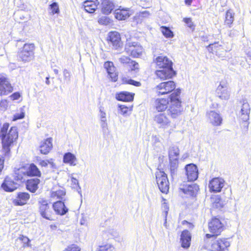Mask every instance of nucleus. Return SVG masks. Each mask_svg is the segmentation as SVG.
I'll list each match as a JSON object with an SVG mask.
<instances>
[{"label": "nucleus", "mask_w": 251, "mask_h": 251, "mask_svg": "<svg viewBox=\"0 0 251 251\" xmlns=\"http://www.w3.org/2000/svg\"><path fill=\"white\" fill-rule=\"evenodd\" d=\"M9 126V124L4 123L1 128L0 133L3 151L6 156H9L10 148L18 137L17 127L12 126L8 130Z\"/></svg>", "instance_id": "obj_1"}, {"label": "nucleus", "mask_w": 251, "mask_h": 251, "mask_svg": "<svg viewBox=\"0 0 251 251\" xmlns=\"http://www.w3.org/2000/svg\"><path fill=\"white\" fill-rule=\"evenodd\" d=\"M155 63L160 70L156 71L155 74L161 79L171 78L176 75L173 68V63L168 57L164 55L157 56Z\"/></svg>", "instance_id": "obj_2"}, {"label": "nucleus", "mask_w": 251, "mask_h": 251, "mask_svg": "<svg viewBox=\"0 0 251 251\" xmlns=\"http://www.w3.org/2000/svg\"><path fill=\"white\" fill-rule=\"evenodd\" d=\"M180 90L176 89L172 93L169 98L170 105L168 110V114L172 118H176L179 116L182 112L181 101L180 100Z\"/></svg>", "instance_id": "obj_3"}, {"label": "nucleus", "mask_w": 251, "mask_h": 251, "mask_svg": "<svg viewBox=\"0 0 251 251\" xmlns=\"http://www.w3.org/2000/svg\"><path fill=\"white\" fill-rule=\"evenodd\" d=\"M34 44H25L19 52V58L25 63L31 61L34 58Z\"/></svg>", "instance_id": "obj_4"}, {"label": "nucleus", "mask_w": 251, "mask_h": 251, "mask_svg": "<svg viewBox=\"0 0 251 251\" xmlns=\"http://www.w3.org/2000/svg\"><path fill=\"white\" fill-rule=\"evenodd\" d=\"M154 125L159 128H168L171 126V121L164 112H155L153 117Z\"/></svg>", "instance_id": "obj_5"}, {"label": "nucleus", "mask_w": 251, "mask_h": 251, "mask_svg": "<svg viewBox=\"0 0 251 251\" xmlns=\"http://www.w3.org/2000/svg\"><path fill=\"white\" fill-rule=\"evenodd\" d=\"M125 50L128 55L134 58L139 57L143 52V48L138 43L130 40H127Z\"/></svg>", "instance_id": "obj_6"}, {"label": "nucleus", "mask_w": 251, "mask_h": 251, "mask_svg": "<svg viewBox=\"0 0 251 251\" xmlns=\"http://www.w3.org/2000/svg\"><path fill=\"white\" fill-rule=\"evenodd\" d=\"M209 229L213 235L206 234L207 238L213 237L219 235L223 230L224 226L220 219L217 218H212L211 221L208 224Z\"/></svg>", "instance_id": "obj_7"}, {"label": "nucleus", "mask_w": 251, "mask_h": 251, "mask_svg": "<svg viewBox=\"0 0 251 251\" xmlns=\"http://www.w3.org/2000/svg\"><path fill=\"white\" fill-rule=\"evenodd\" d=\"M156 180L160 191L167 194L169 190V182L167 175L164 172H159L156 175Z\"/></svg>", "instance_id": "obj_8"}, {"label": "nucleus", "mask_w": 251, "mask_h": 251, "mask_svg": "<svg viewBox=\"0 0 251 251\" xmlns=\"http://www.w3.org/2000/svg\"><path fill=\"white\" fill-rule=\"evenodd\" d=\"M63 191L59 190L56 191H53L51 194V198L54 200L59 199L53 204V208L56 214L63 215V202L62 201Z\"/></svg>", "instance_id": "obj_9"}, {"label": "nucleus", "mask_w": 251, "mask_h": 251, "mask_svg": "<svg viewBox=\"0 0 251 251\" xmlns=\"http://www.w3.org/2000/svg\"><path fill=\"white\" fill-rule=\"evenodd\" d=\"M176 88V84L173 81L160 83L155 89L158 95H165L173 91Z\"/></svg>", "instance_id": "obj_10"}, {"label": "nucleus", "mask_w": 251, "mask_h": 251, "mask_svg": "<svg viewBox=\"0 0 251 251\" xmlns=\"http://www.w3.org/2000/svg\"><path fill=\"white\" fill-rule=\"evenodd\" d=\"M13 88L5 75H0V95H7L13 91Z\"/></svg>", "instance_id": "obj_11"}, {"label": "nucleus", "mask_w": 251, "mask_h": 251, "mask_svg": "<svg viewBox=\"0 0 251 251\" xmlns=\"http://www.w3.org/2000/svg\"><path fill=\"white\" fill-rule=\"evenodd\" d=\"M199 190V186L196 183L183 182L180 185L179 190L190 196H195Z\"/></svg>", "instance_id": "obj_12"}, {"label": "nucleus", "mask_w": 251, "mask_h": 251, "mask_svg": "<svg viewBox=\"0 0 251 251\" xmlns=\"http://www.w3.org/2000/svg\"><path fill=\"white\" fill-rule=\"evenodd\" d=\"M185 175L188 181H194L198 177V169L197 166L193 164H189L185 167Z\"/></svg>", "instance_id": "obj_13"}, {"label": "nucleus", "mask_w": 251, "mask_h": 251, "mask_svg": "<svg viewBox=\"0 0 251 251\" xmlns=\"http://www.w3.org/2000/svg\"><path fill=\"white\" fill-rule=\"evenodd\" d=\"M217 96L223 100H228L230 97V91L227 84L225 82H221L216 90Z\"/></svg>", "instance_id": "obj_14"}, {"label": "nucleus", "mask_w": 251, "mask_h": 251, "mask_svg": "<svg viewBox=\"0 0 251 251\" xmlns=\"http://www.w3.org/2000/svg\"><path fill=\"white\" fill-rule=\"evenodd\" d=\"M64 171L67 172L68 178L67 181V185L72 189L76 190L80 196L82 197L81 187L79 184L78 180L74 176V174H71L68 172V169L64 170Z\"/></svg>", "instance_id": "obj_15"}, {"label": "nucleus", "mask_w": 251, "mask_h": 251, "mask_svg": "<svg viewBox=\"0 0 251 251\" xmlns=\"http://www.w3.org/2000/svg\"><path fill=\"white\" fill-rule=\"evenodd\" d=\"M230 246V243L226 239H218L211 245V251H225Z\"/></svg>", "instance_id": "obj_16"}, {"label": "nucleus", "mask_w": 251, "mask_h": 251, "mask_svg": "<svg viewBox=\"0 0 251 251\" xmlns=\"http://www.w3.org/2000/svg\"><path fill=\"white\" fill-rule=\"evenodd\" d=\"M225 185V180L220 177H215L209 183L210 191L214 192H220Z\"/></svg>", "instance_id": "obj_17"}, {"label": "nucleus", "mask_w": 251, "mask_h": 251, "mask_svg": "<svg viewBox=\"0 0 251 251\" xmlns=\"http://www.w3.org/2000/svg\"><path fill=\"white\" fill-rule=\"evenodd\" d=\"M242 102V104L238 115L243 121L246 122L249 120L251 107L247 100L243 99Z\"/></svg>", "instance_id": "obj_18"}, {"label": "nucleus", "mask_w": 251, "mask_h": 251, "mask_svg": "<svg viewBox=\"0 0 251 251\" xmlns=\"http://www.w3.org/2000/svg\"><path fill=\"white\" fill-rule=\"evenodd\" d=\"M206 116L208 121L213 126H220L222 122V118L219 113L213 110L208 111L206 113Z\"/></svg>", "instance_id": "obj_19"}, {"label": "nucleus", "mask_w": 251, "mask_h": 251, "mask_svg": "<svg viewBox=\"0 0 251 251\" xmlns=\"http://www.w3.org/2000/svg\"><path fill=\"white\" fill-rule=\"evenodd\" d=\"M108 40L115 49H118L122 45L120 34L118 32H109Z\"/></svg>", "instance_id": "obj_20"}, {"label": "nucleus", "mask_w": 251, "mask_h": 251, "mask_svg": "<svg viewBox=\"0 0 251 251\" xmlns=\"http://www.w3.org/2000/svg\"><path fill=\"white\" fill-rule=\"evenodd\" d=\"M29 198L30 195L28 193L25 192L19 193L16 198L13 200V203L16 206L24 205L27 203Z\"/></svg>", "instance_id": "obj_21"}, {"label": "nucleus", "mask_w": 251, "mask_h": 251, "mask_svg": "<svg viewBox=\"0 0 251 251\" xmlns=\"http://www.w3.org/2000/svg\"><path fill=\"white\" fill-rule=\"evenodd\" d=\"M40 202L41 203L40 212L42 216L46 219L52 220V218H51L47 201L42 200L40 201Z\"/></svg>", "instance_id": "obj_22"}, {"label": "nucleus", "mask_w": 251, "mask_h": 251, "mask_svg": "<svg viewBox=\"0 0 251 251\" xmlns=\"http://www.w3.org/2000/svg\"><path fill=\"white\" fill-rule=\"evenodd\" d=\"M99 3L98 0H86L83 2V6L86 12L93 13L97 9Z\"/></svg>", "instance_id": "obj_23"}, {"label": "nucleus", "mask_w": 251, "mask_h": 251, "mask_svg": "<svg viewBox=\"0 0 251 251\" xmlns=\"http://www.w3.org/2000/svg\"><path fill=\"white\" fill-rule=\"evenodd\" d=\"M121 7L115 10L114 13L115 17L118 20H125L130 15L129 13V8H121Z\"/></svg>", "instance_id": "obj_24"}, {"label": "nucleus", "mask_w": 251, "mask_h": 251, "mask_svg": "<svg viewBox=\"0 0 251 251\" xmlns=\"http://www.w3.org/2000/svg\"><path fill=\"white\" fill-rule=\"evenodd\" d=\"M99 116L100 120V125L103 132H106L108 130V124L106 117V113L104 111V108L100 106L99 108Z\"/></svg>", "instance_id": "obj_25"}, {"label": "nucleus", "mask_w": 251, "mask_h": 251, "mask_svg": "<svg viewBox=\"0 0 251 251\" xmlns=\"http://www.w3.org/2000/svg\"><path fill=\"white\" fill-rule=\"evenodd\" d=\"M168 99H157L155 100L154 103V107L157 111V112H162L164 111L168 107L169 104Z\"/></svg>", "instance_id": "obj_26"}, {"label": "nucleus", "mask_w": 251, "mask_h": 251, "mask_svg": "<svg viewBox=\"0 0 251 251\" xmlns=\"http://www.w3.org/2000/svg\"><path fill=\"white\" fill-rule=\"evenodd\" d=\"M115 7L112 0H103L101 2V12L105 15L111 13Z\"/></svg>", "instance_id": "obj_27"}, {"label": "nucleus", "mask_w": 251, "mask_h": 251, "mask_svg": "<svg viewBox=\"0 0 251 251\" xmlns=\"http://www.w3.org/2000/svg\"><path fill=\"white\" fill-rule=\"evenodd\" d=\"M191 236L190 233L187 230L183 231L181 234L180 241L181 246L183 248L187 249L190 247Z\"/></svg>", "instance_id": "obj_28"}, {"label": "nucleus", "mask_w": 251, "mask_h": 251, "mask_svg": "<svg viewBox=\"0 0 251 251\" xmlns=\"http://www.w3.org/2000/svg\"><path fill=\"white\" fill-rule=\"evenodd\" d=\"M18 185L9 178L6 177L1 184L2 189L7 192H12L17 188Z\"/></svg>", "instance_id": "obj_29"}, {"label": "nucleus", "mask_w": 251, "mask_h": 251, "mask_svg": "<svg viewBox=\"0 0 251 251\" xmlns=\"http://www.w3.org/2000/svg\"><path fill=\"white\" fill-rule=\"evenodd\" d=\"M52 147V141L50 138L46 139L41 143L40 151L42 154H46L50 152Z\"/></svg>", "instance_id": "obj_30"}, {"label": "nucleus", "mask_w": 251, "mask_h": 251, "mask_svg": "<svg viewBox=\"0 0 251 251\" xmlns=\"http://www.w3.org/2000/svg\"><path fill=\"white\" fill-rule=\"evenodd\" d=\"M77 159L75 155L71 152L64 154V163L68 164L71 166H75L77 164Z\"/></svg>", "instance_id": "obj_31"}, {"label": "nucleus", "mask_w": 251, "mask_h": 251, "mask_svg": "<svg viewBox=\"0 0 251 251\" xmlns=\"http://www.w3.org/2000/svg\"><path fill=\"white\" fill-rule=\"evenodd\" d=\"M40 180L38 178H31L27 181L26 188L30 192L34 193L38 188Z\"/></svg>", "instance_id": "obj_32"}, {"label": "nucleus", "mask_w": 251, "mask_h": 251, "mask_svg": "<svg viewBox=\"0 0 251 251\" xmlns=\"http://www.w3.org/2000/svg\"><path fill=\"white\" fill-rule=\"evenodd\" d=\"M133 98L134 94L127 92H122L116 95V99L118 100L131 101Z\"/></svg>", "instance_id": "obj_33"}, {"label": "nucleus", "mask_w": 251, "mask_h": 251, "mask_svg": "<svg viewBox=\"0 0 251 251\" xmlns=\"http://www.w3.org/2000/svg\"><path fill=\"white\" fill-rule=\"evenodd\" d=\"M179 156V149L175 145L171 146L169 149V160H178Z\"/></svg>", "instance_id": "obj_34"}, {"label": "nucleus", "mask_w": 251, "mask_h": 251, "mask_svg": "<svg viewBox=\"0 0 251 251\" xmlns=\"http://www.w3.org/2000/svg\"><path fill=\"white\" fill-rule=\"evenodd\" d=\"M170 162V171L172 177L173 178L176 176L177 167L178 165V160H169Z\"/></svg>", "instance_id": "obj_35"}, {"label": "nucleus", "mask_w": 251, "mask_h": 251, "mask_svg": "<svg viewBox=\"0 0 251 251\" xmlns=\"http://www.w3.org/2000/svg\"><path fill=\"white\" fill-rule=\"evenodd\" d=\"M27 174L28 176H40L41 173L38 168L33 164H31L29 166Z\"/></svg>", "instance_id": "obj_36"}, {"label": "nucleus", "mask_w": 251, "mask_h": 251, "mask_svg": "<svg viewBox=\"0 0 251 251\" xmlns=\"http://www.w3.org/2000/svg\"><path fill=\"white\" fill-rule=\"evenodd\" d=\"M207 48L208 50L213 53H217L218 50L223 49L222 46L220 44L219 42L211 44L208 45Z\"/></svg>", "instance_id": "obj_37"}, {"label": "nucleus", "mask_w": 251, "mask_h": 251, "mask_svg": "<svg viewBox=\"0 0 251 251\" xmlns=\"http://www.w3.org/2000/svg\"><path fill=\"white\" fill-rule=\"evenodd\" d=\"M213 207L216 208H220L224 206L225 202L222 200L219 196H216L212 200Z\"/></svg>", "instance_id": "obj_38"}, {"label": "nucleus", "mask_w": 251, "mask_h": 251, "mask_svg": "<svg viewBox=\"0 0 251 251\" xmlns=\"http://www.w3.org/2000/svg\"><path fill=\"white\" fill-rule=\"evenodd\" d=\"M107 73L109 77L111 78L112 81L115 82L117 80L118 75L116 72V68L115 66L109 68L107 71Z\"/></svg>", "instance_id": "obj_39"}, {"label": "nucleus", "mask_w": 251, "mask_h": 251, "mask_svg": "<svg viewBox=\"0 0 251 251\" xmlns=\"http://www.w3.org/2000/svg\"><path fill=\"white\" fill-rule=\"evenodd\" d=\"M234 21V14L230 11L228 10L226 15L225 24L230 26Z\"/></svg>", "instance_id": "obj_40"}, {"label": "nucleus", "mask_w": 251, "mask_h": 251, "mask_svg": "<svg viewBox=\"0 0 251 251\" xmlns=\"http://www.w3.org/2000/svg\"><path fill=\"white\" fill-rule=\"evenodd\" d=\"M161 28L162 34L166 38H172L174 37L173 32L169 27L163 26Z\"/></svg>", "instance_id": "obj_41"}, {"label": "nucleus", "mask_w": 251, "mask_h": 251, "mask_svg": "<svg viewBox=\"0 0 251 251\" xmlns=\"http://www.w3.org/2000/svg\"><path fill=\"white\" fill-rule=\"evenodd\" d=\"M122 81L124 83L128 84L135 86H140L141 85L140 82L135 81L131 79H128L126 77H123L122 78Z\"/></svg>", "instance_id": "obj_42"}, {"label": "nucleus", "mask_w": 251, "mask_h": 251, "mask_svg": "<svg viewBox=\"0 0 251 251\" xmlns=\"http://www.w3.org/2000/svg\"><path fill=\"white\" fill-rule=\"evenodd\" d=\"M98 23L100 25H106L110 24L111 20L107 16H102L99 19Z\"/></svg>", "instance_id": "obj_43"}, {"label": "nucleus", "mask_w": 251, "mask_h": 251, "mask_svg": "<svg viewBox=\"0 0 251 251\" xmlns=\"http://www.w3.org/2000/svg\"><path fill=\"white\" fill-rule=\"evenodd\" d=\"M68 212V209L65 206V204H64V215H66L65 218V220L66 223H67L69 221H72L71 217L74 215V211H71L70 213H69V214H68V215H67Z\"/></svg>", "instance_id": "obj_44"}, {"label": "nucleus", "mask_w": 251, "mask_h": 251, "mask_svg": "<svg viewBox=\"0 0 251 251\" xmlns=\"http://www.w3.org/2000/svg\"><path fill=\"white\" fill-rule=\"evenodd\" d=\"M50 12L52 14H58L59 12V9L58 4L56 2H53L50 5Z\"/></svg>", "instance_id": "obj_45"}, {"label": "nucleus", "mask_w": 251, "mask_h": 251, "mask_svg": "<svg viewBox=\"0 0 251 251\" xmlns=\"http://www.w3.org/2000/svg\"><path fill=\"white\" fill-rule=\"evenodd\" d=\"M129 66L132 71H134L136 73L139 71V65L138 63L135 61L132 60L130 63L129 64Z\"/></svg>", "instance_id": "obj_46"}, {"label": "nucleus", "mask_w": 251, "mask_h": 251, "mask_svg": "<svg viewBox=\"0 0 251 251\" xmlns=\"http://www.w3.org/2000/svg\"><path fill=\"white\" fill-rule=\"evenodd\" d=\"M65 251H80V248L75 244H72L65 249Z\"/></svg>", "instance_id": "obj_47"}, {"label": "nucleus", "mask_w": 251, "mask_h": 251, "mask_svg": "<svg viewBox=\"0 0 251 251\" xmlns=\"http://www.w3.org/2000/svg\"><path fill=\"white\" fill-rule=\"evenodd\" d=\"M119 61L123 64H129L132 61L130 58L127 56H123L119 59Z\"/></svg>", "instance_id": "obj_48"}, {"label": "nucleus", "mask_w": 251, "mask_h": 251, "mask_svg": "<svg viewBox=\"0 0 251 251\" xmlns=\"http://www.w3.org/2000/svg\"><path fill=\"white\" fill-rule=\"evenodd\" d=\"M111 246L110 245H105L100 246L97 250V251H110Z\"/></svg>", "instance_id": "obj_49"}, {"label": "nucleus", "mask_w": 251, "mask_h": 251, "mask_svg": "<svg viewBox=\"0 0 251 251\" xmlns=\"http://www.w3.org/2000/svg\"><path fill=\"white\" fill-rule=\"evenodd\" d=\"M19 239L21 240L24 244L26 245V246H30V240L27 237L24 235H21L19 237Z\"/></svg>", "instance_id": "obj_50"}, {"label": "nucleus", "mask_w": 251, "mask_h": 251, "mask_svg": "<svg viewBox=\"0 0 251 251\" xmlns=\"http://www.w3.org/2000/svg\"><path fill=\"white\" fill-rule=\"evenodd\" d=\"M8 106V102L6 100H2L0 101V107L2 110H5Z\"/></svg>", "instance_id": "obj_51"}, {"label": "nucleus", "mask_w": 251, "mask_h": 251, "mask_svg": "<svg viewBox=\"0 0 251 251\" xmlns=\"http://www.w3.org/2000/svg\"><path fill=\"white\" fill-rule=\"evenodd\" d=\"M25 117V113L21 112L20 113H17L14 116L13 121H16L18 119H21L24 118Z\"/></svg>", "instance_id": "obj_52"}, {"label": "nucleus", "mask_w": 251, "mask_h": 251, "mask_svg": "<svg viewBox=\"0 0 251 251\" xmlns=\"http://www.w3.org/2000/svg\"><path fill=\"white\" fill-rule=\"evenodd\" d=\"M183 21L190 28L194 27L193 23L192 22V19L191 18H184Z\"/></svg>", "instance_id": "obj_53"}, {"label": "nucleus", "mask_w": 251, "mask_h": 251, "mask_svg": "<svg viewBox=\"0 0 251 251\" xmlns=\"http://www.w3.org/2000/svg\"><path fill=\"white\" fill-rule=\"evenodd\" d=\"M21 97V95L19 92H15L13 94H12L10 96V99L13 100H17L20 99V98Z\"/></svg>", "instance_id": "obj_54"}, {"label": "nucleus", "mask_w": 251, "mask_h": 251, "mask_svg": "<svg viewBox=\"0 0 251 251\" xmlns=\"http://www.w3.org/2000/svg\"><path fill=\"white\" fill-rule=\"evenodd\" d=\"M119 107L120 109L121 113L123 115L126 114L128 108L125 105H119Z\"/></svg>", "instance_id": "obj_55"}, {"label": "nucleus", "mask_w": 251, "mask_h": 251, "mask_svg": "<svg viewBox=\"0 0 251 251\" xmlns=\"http://www.w3.org/2000/svg\"><path fill=\"white\" fill-rule=\"evenodd\" d=\"M112 67H114L112 62L106 61L104 64V68L106 69V71Z\"/></svg>", "instance_id": "obj_56"}, {"label": "nucleus", "mask_w": 251, "mask_h": 251, "mask_svg": "<svg viewBox=\"0 0 251 251\" xmlns=\"http://www.w3.org/2000/svg\"><path fill=\"white\" fill-rule=\"evenodd\" d=\"M4 164V159L1 156H0V172L2 171L3 168Z\"/></svg>", "instance_id": "obj_57"}, {"label": "nucleus", "mask_w": 251, "mask_h": 251, "mask_svg": "<svg viewBox=\"0 0 251 251\" xmlns=\"http://www.w3.org/2000/svg\"><path fill=\"white\" fill-rule=\"evenodd\" d=\"M48 163H49V162L47 160H42L40 161V164L42 166L45 167V166H47Z\"/></svg>", "instance_id": "obj_58"}, {"label": "nucleus", "mask_w": 251, "mask_h": 251, "mask_svg": "<svg viewBox=\"0 0 251 251\" xmlns=\"http://www.w3.org/2000/svg\"><path fill=\"white\" fill-rule=\"evenodd\" d=\"M70 76V74L69 72L66 70L64 71V76L66 78L69 77Z\"/></svg>", "instance_id": "obj_59"}, {"label": "nucleus", "mask_w": 251, "mask_h": 251, "mask_svg": "<svg viewBox=\"0 0 251 251\" xmlns=\"http://www.w3.org/2000/svg\"><path fill=\"white\" fill-rule=\"evenodd\" d=\"M185 223H186V224H188V225H189V228H192V227H193V225H192V224H190V223H188L187 221H186L184 220V221H183L182 222V224H183V225H184Z\"/></svg>", "instance_id": "obj_60"}, {"label": "nucleus", "mask_w": 251, "mask_h": 251, "mask_svg": "<svg viewBox=\"0 0 251 251\" xmlns=\"http://www.w3.org/2000/svg\"><path fill=\"white\" fill-rule=\"evenodd\" d=\"M185 2L186 4H187L188 5H190L192 2V0H185Z\"/></svg>", "instance_id": "obj_61"}, {"label": "nucleus", "mask_w": 251, "mask_h": 251, "mask_svg": "<svg viewBox=\"0 0 251 251\" xmlns=\"http://www.w3.org/2000/svg\"><path fill=\"white\" fill-rule=\"evenodd\" d=\"M247 55L251 59V50L247 52Z\"/></svg>", "instance_id": "obj_62"}, {"label": "nucleus", "mask_w": 251, "mask_h": 251, "mask_svg": "<svg viewBox=\"0 0 251 251\" xmlns=\"http://www.w3.org/2000/svg\"><path fill=\"white\" fill-rule=\"evenodd\" d=\"M49 77H46V83L48 85H49L50 84V81H49Z\"/></svg>", "instance_id": "obj_63"}, {"label": "nucleus", "mask_w": 251, "mask_h": 251, "mask_svg": "<svg viewBox=\"0 0 251 251\" xmlns=\"http://www.w3.org/2000/svg\"><path fill=\"white\" fill-rule=\"evenodd\" d=\"M164 226L166 227H167V219H166V218H165V223H164Z\"/></svg>", "instance_id": "obj_64"}]
</instances>
